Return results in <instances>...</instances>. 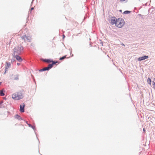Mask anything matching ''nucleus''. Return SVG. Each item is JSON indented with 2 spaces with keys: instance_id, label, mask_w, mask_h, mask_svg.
Listing matches in <instances>:
<instances>
[{
  "instance_id": "obj_12",
  "label": "nucleus",
  "mask_w": 155,
  "mask_h": 155,
  "mask_svg": "<svg viewBox=\"0 0 155 155\" xmlns=\"http://www.w3.org/2000/svg\"><path fill=\"white\" fill-rule=\"evenodd\" d=\"M44 61L48 63L51 62L52 61H51L49 59H45L44 60Z\"/></svg>"
},
{
  "instance_id": "obj_11",
  "label": "nucleus",
  "mask_w": 155,
  "mask_h": 155,
  "mask_svg": "<svg viewBox=\"0 0 155 155\" xmlns=\"http://www.w3.org/2000/svg\"><path fill=\"white\" fill-rule=\"evenodd\" d=\"M6 68H8L11 66V64L10 63L7 62H6Z\"/></svg>"
},
{
  "instance_id": "obj_4",
  "label": "nucleus",
  "mask_w": 155,
  "mask_h": 155,
  "mask_svg": "<svg viewBox=\"0 0 155 155\" xmlns=\"http://www.w3.org/2000/svg\"><path fill=\"white\" fill-rule=\"evenodd\" d=\"M21 39L24 40L25 41H30L31 39V37L29 35H25L21 37Z\"/></svg>"
},
{
  "instance_id": "obj_2",
  "label": "nucleus",
  "mask_w": 155,
  "mask_h": 155,
  "mask_svg": "<svg viewBox=\"0 0 155 155\" xmlns=\"http://www.w3.org/2000/svg\"><path fill=\"white\" fill-rule=\"evenodd\" d=\"M124 20L121 18H119L117 19L115 25L118 28H121L124 26Z\"/></svg>"
},
{
  "instance_id": "obj_5",
  "label": "nucleus",
  "mask_w": 155,
  "mask_h": 155,
  "mask_svg": "<svg viewBox=\"0 0 155 155\" xmlns=\"http://www.w3.org/2000/svg\"><path fill=\"white\" fill-rule=\"evenodd\" d=\"M12 79L16 81H18L19 79V75L18 74H12Z\"/></svg>"
},
{
  "instance_id": "obj_23",
  "label": "nucleus",
  "mask_w": 155,
  "mask_h": 155,
  "mask_svg": "<svg viewBox=\"0 0 155 155\" xmlns=\"http://www.w3.org/2000/svg\"><path fill=\"white\" fill-rule=\"evenodd\" d=\"M17 64L18 65H19L20 64V63H17Z\"/></svg>"
},
{
  "instance_id": "obj_18",
  "label": "nucleus",
  "mask_w": 155,
  "mask_h": 155,
  "mask_svg": "<svg viewBox=\"0 0 155 155\" xmlns=\"http://www.w3.org/2000/svg\"><path fill=\"white\" fill-rule=\"evenodd\" d=\"M130 12V11H125L124 12V13H125V14H127V13H129Z\"/></svg>"
},
{
  "instance_id": "obj_13",
  "label": "nucleus",
  "mask_w": 155,
  "mask_h": 155,
  "mask_svg": "<svg viewBox=\"0 0 155 155\" xmlns=\"http://www.w3.org/2000/svg\"><path fill=\"white\" fill-rule=\"evenodd\" d=\"M49 68H48V67H46L44 68H43L41 70V71H45L46 70H49Z\"/></svg>"
},
{
  "instance_id": "obj_3",
  "label": "nucleus",
  "mask_w": 155,
  "mask_h": 155,
  "mask_svg": "<svg viewBox=\"0 0 155 155\" xmlns=\"http://www.w3.org/2000/svg\"><path fill=\"white\" fill-rule=\"evenodd\" d=\"M23 49V47L21 45L16 47L14 49V54L16 53L18 54H20Z\"/></svg>"
},
{
  "instance_id": "obj_14",
  "label": "nucleus",
  "mask_w": 155,
  "mask_h": 155,
  "mask_svg": "<svg viewBox=\"0 0 155 155\" xmlns=\"http://www.w3.org/2000/svg\"><path fill=\"white\" fill-rule=\"evenodd\" d=\"M15 117H16L17 119H18V120H21V117L20 116H19V115H16L15 116Z\"/></svg>"
},
{
  "instance_id": "obj_7",
  "label": "nucleus",
  "mask_w": 155,
  "mask_h": 155,
  "mask_svg": "<svg viewBox=\"0 0 155 155\" xmlns=\"http://www.w3.org/2000/svg\"><path fill=\"white\" fill-rule=\"evenodd\" d=\"M117 20V19H116L115 17L112 18L111 19L110 23L112 25L115 24V25Z\"/></svg>"
},
{
  "instance_id": "obj_10",
  "label": "nucleus",
  "mask_w": 155,
  "mask_h": 155,
  "mask_svg": "<svg viewBox=\"0 0 155 155\" xmlns=\"http://www.w3.org/2000/svg\"><path fill=\"white\" fill-rule=\"evenodd\" d=\"M15 58L18 61H19L20 62L21 61H22V59L18 55H15Z\"/></svg>"
},
{
  "instance_id": "obj_24",
  "label": "nucleus",
  "mask_w": 155,
  "mask_h": 155,
  "mask_svg": "<svg viewBox=\"0 0 155 155\" xmlns=\"http://www.w3.org/2000/svg\"><path fill=\"white\" fill-rule=\"evenodd\" d=\"M1 82H0V85H1Z\"/></svg>"
},
{
  "instance_id": "obj_17",
  "label": "nucleus",
  "mask_w": 155,
  "mask_h": 155,
  "mask_svg": "<svg viewBox=\"0 0 155 155\" xmlns=\"http://www.w3.org/2000/svg\"><path fill=\"white\" fill-rule=\"evenodd\" d=\"M66 58V56H64L60 58L59 59L60 60H62L64 59H65Z\"/></svg>"
},
{
  "instance_id": "obj_21",
  "label": "nucleus",
  "mask_w": 155,
  "mask_h": 155,
  "mask_svg": "<svg viewBox=\"0 0 155 155\" xmlns=\"http://www.w3.org/2000/svg\"><path fill=\"white\" fill-rule=\"evenodd\" d=\"M34 9V8L32 7L31 8V10H33V9Z\"/></svg>"
},
{
  "instance_id": "obj_6",
  "label": "nucleus",
  "mask_w": 155,
  "mask_h": 155,
  "mask_svg": "<svg viewBox=\"0 0 155 155\" xmlns=\"http://www.w3.org/2000/svg\"><path fill=\"white\" fill-rule=\"evenodd\" d=\"M25 105L24 103L21 104L20 106V110L21 112H24V108Z\"/></svg>"
},
{
  "instance_id": "obj_19",
  "label": "nucleus",
  "mask_w": 155,
  "mask_h": 155,
  "mask_svg": "<svg viewBox=\"0 0 155 155\" xmlns=\"http://www.w3.org/2000/svg\"><path fill=\"white\" fill-rule=\"evenodd\" d=\"M153 85L154 86V87H155V82H153Z\"/></svg>"
},
{
  "instance_id": "obj_22",
  "label": "nucleus",
  "mask_w": 155,
  "mask_h": 155,
  "mask_svg": "<svg viewBox=\"0 0 155 155\" xmlns=\"http://www.w3.org/2000/svg\"><path fill=\"white\" fill-rule=\"evenodd\" d=\"M143 131H144V132H145V129H144V128L143 129Z\"/></svg>"
},
{
  "instance_id": "obj_16",
  "label": "nucleus",
  "mask_w": 155,
  "mask_h": 155,
  "mask_svg": "<svg viewBox=\"0 0 155 155\" xmlns=\"http://www.w3.org/2000/svg\"><path fill=\"white\" fill-rule=\"evenodd\" d=\"M147 82L149 84H151V79L150 78H148Z\"/></svg>"
},
{
  "instance_id": "obj_1",
  "label": "nucleus",
  "mask_w": 155,
  "mask_h": 155,
  "mask_svg": "<svg viewBox=\"0 0 155 155\" xmlns=\"http://www.w3.org/2000/svg\"><path fill=\"white\" fill-rule=\"evenodd\" d=\"M12 98L15 100H18L23 98V96L21 92H15L12 95Z\"/></svg>"
},
{
  "instance_id": "obj_8",
  "label": "nucleus",
  "mask_w": 155,
  "mask_h": 155,
  "mask_svg": "<svg viewBox=\"0 0 155 155\" xmlns=\"http://www.w3.org/2000/svg\"><path fill=\"white\" fill-rule=\"evenodd\" d=\"M148 58V56H144L143 57H139L138 59V60L139 61H141L142 60H144Z\"/></svg>"
},
{
  "instance_id": "obj_9",
  "label": "nucleus",
  "mask_w": 155,
  "mask_h": 155,
  "mask_svg": "<svg viewBox=\"0 0 155 155\" xmlns=\"http://www.w3.org/2000/svg\"><path fill=\"white\" fill-rule=\"evenodd\" d=\"M58 62L57 61H52V63L51 64H50L48 65V68H49V69H50L51 68H52L53 65L55 64L56 63H57Z\"/></svg>"
},
{
  "instance_id": "obj_20",
  "label": "nucleus",
  "mask_w": 155,
  "mask_h": 155,
  "mask_svg": "<svg viewBox=\"0 0 155 155\" xmlns=\"http://www.w3.org/2000/svg\"><path fill=\"white\" fill-rule=\"evenodd\" d=\"M125 0H120V1L121 2H124L125 1Z\"/></svg>"
},
{
  "instance_id": "obj_15",
  "label": "nucleus",
  "mask_w": 155,
  "mask_h": 155,
  "mask_svg": "<svg viewBox=\"0 0 155 155\" xmlns=\"http://www.w3.org/2000/svg\"><path fill=\"white\" fill-rule=\"evenodd\" d=\"M0 95L1 96H4L5 95V94L3 93L2 90L0 91Z\"/></svg>"
}]
</instances>
